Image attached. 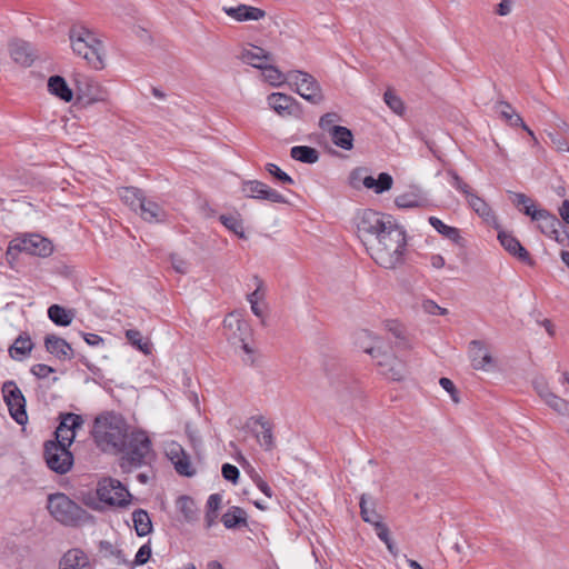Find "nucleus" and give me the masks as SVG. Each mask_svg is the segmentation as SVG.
<instances>
[{"label": "nucleus", "instance_id": "nucleus-41", "mask_svg": "<svg viewBox=\"0 0 569 569\" xmlns=\"http://www.w3.org/2000/svg\"><path fill=\"white\" fill-rule=\"evenodd\" d=\"M221 223L240 238H244V228L239 214L220 216Z\"/></svg>", "mask_w": 569, "mask_h": 569}, {"label": "nucleus", "instance_id": "nucleus-47", "mask_svg": "<svg viewBox=\"0 0 569 569\" xmlns=\"http://www.w3.org/2000/svg\"><path fill=\"white\" fill-rule=\"evenodd\" d=\"M339 120H340V117H339L338 113H336V112H328V113L323 114L319 119V127L323 131H327L328 133H330L332 128H338L339 127V126L335 124Z\"/></svg>", "mask_w": 569, "mask_h": 569}, {"label": "nucleus", "instance_id": "nucleus-45", "mask_svg": "<svg viewBox=\"0 0 569 569\" xmlns=\"http://www.w3.org/2000/svg\"><path fill=\"white\" fill-rule=\"evenodd\" d=\"M266 170L282 184H293V179L274 163H267Z\"/></svg>", "mask_w": 569, "mask_h": 569}, {"label": "nucleus", "instance_id": "nucleus-51", "mask_svg": "<svg viewBox=\"0 0 569 569\" xmlns=\"http://www.w3.org/2000/svg\"><path fill=\"white\" fill-rule=\"evenodd\" d=\"M448 174L451 177V184L462 192L466 197L471 192L470 187L461 180V178L453 171H448Z\"/></svg>", "mask_w": 569, "mask_h": 569}, {"label": "nucleus", "instance_id": "nucleus-37", "mask_svg": "<svg viewBox=\"0 0 569 569\" xmlns=\"http://www.w3.org/2000/svg\"><path fill=\"white\" fill-rule=\"evenodd\" d=\"M538 228L546 236H552L556 232L557 228H561V222L557 219L556 216L549 213L547 210L542 211V213H538Z\"/></svg>", "mask_w": 569, "mask_h": 569}, {"label": "nucleus", "instance_id": "nucleus-34", "mask_svg": "<svg viewBox=\"0 0 569 569\" xmlns=\"http://www.w3.org/2000/svg\"><path fill=\"white\" fill-rule=\"evenodd\" d=\"M290 156L292 159L303 162V163H316L319 160V152L308 146H296L290 150Z\"/></svg>", "mask_w": 569, "mask_h": 569}, {"label": "nucleus", "instance_id": "nucleus-59", "mask_svg": "<svg viewBox=\"0 0 569 569\" xmlns=\"http://www.w3.org/2000/svg\"><path fill=\"white\" fill-rule=\"evenodd\" d=\"M513 2L511 0H501L497 6L496 13L500 17L509 16L512 11Z\"/></svg>", "mask_w": 569, "mask_h": 569}, {"label": "nucleus", "instance_id": "nucleus-63", "mask_svg": "<svg viewBox=\"0 0 569 569\" xmlns=\"http://www.w3.org/2000/svg\"><path fill=\"white\" fill-rule=\"evenodd\" d=\"M254 482H256V486L268 497V498H271L272 497V490L270 488V486L264 481L262 480L260 477L256 478L254 479Z\"/></svg>", "mask_w": 569, "mask_h": 569}, {"label": "nucleus", "instance_id": "nucleus-19", "mask_svg": "<svg viewBox=\"0 0 569 569\" xmlns=\"http://www.w3.org/2000/svg\"><path fill=\"white\" fill-rule=\"evenodd\" d=\"M498 239L501 243V246L505 248L506 251H508L510 254L518 258L520 261L532 266L533 260L531 259L529 252L522 247V244L519 242V240L513 237L511 233L506 231H500L498 233Z\"/></svg>", "mask_w": 569, "mask_h": 569}, {"label": "nucleus", "instance_id": "nucleus-16", "mask_svg": "<svg viewBox=\"0 0 569 569\" xmlns=\"http://www.w3.org/2000/svg\"><path fill=\"white\" fill-rule=\"evenodd\" d=\"M164 452L168 459L174 466L179 475L190 477L193 475V469L189 456L182 446L176 441H169L164 446Z\"/></svg>", "mask_w": 569, "mask_h": 569}, {"label": "nucleus", "instance_id": "nucleus-20", "mask_svg": "<svg viewBox=\"0 0 569 569\" xmlns=\"http://www.w3.org/2000/svg\"><path fill=\"white\" fill-rule=\"evenodd\" d=\"M240 59L242 62L262 70L270 61H272V56L260 47L249 46L241 51Z\"/></svg>", "mask_w": 569, "mask_h": 569}, {"label": "nucleus", "instance_id": "nucleus-39", "mask_svg": "<svg viewBox=\"0 0 569 569\" xmlns=\"http://www.w3.org/2000/svg\"><path fill=\"white\" fill-rule=\"evenodd\" d=\"M429 223L443 237L451 240L455 243H459L461 240L460 231L455 228L447 226L437 217H430Z\"/></svg>", "mask_w": 569, "mask_h": 569}, {"label": "nucleus", "instance_id": "nucleus-24", "mask_svg": "<svg viewBox=\"0 0 569 569\" xmlns=\"http://www.w3.org/2000/svg\"><path fill=\"white\" fill-rule=\"evenodd\" d=\"M44 346L48 352L59 359H71L73 356L71 346L60 337L53 335L47 336L44 339Z\"/></svg>", "mask_w": 569, "mask_h": 569}, {"label": "nucleus", "instance_id": "nucleus-2", "mask_svg": "<svg viewBox=\"0 0 569 569\" xmlns=\"http://www.w3.org/2000/svg\"><path fill=\"white\" fill-rule=\"evenodd\" d=\"M93 438L104 452L122 453V467L138 468L151 455V441L143 431L129 432V426L120 416L112 412L100 415L94 420Z\"/></svg>", "mask_w": 569, "mask_h": 569}, {"label": "nucleus", "instance_id": "nucleus-42", "mask_svg": "<svg viewBox=\"0 0 569 569\" xmlns=\"http://www.w3.org/2000/svg\"><path fill=\"white\" fill-rule=\"evenodd\" d=\"M385 103L398 116H402L406 111L402 99L396 94L392 89H388L383 94Z\"/></svg>", "mask_w": 569, "mask_h": 569}, {"label": "nucleus", "instance_id": "nucleus-56", "mask_svg": "<svg viewBox=\"0 0 569 569\" xmlns=\"http://www.w3.org/2000/svg\"><path fill=\"white\" fill-rule=\"evenodd\" d=\"M440 386L450 395L452 401L456 403L459 402V398L457 395V389L453 385V382L449 378H441L439 380Z\"/></svg>", "mask_w": 569, "mask_h": 569}, {"label": "nucleus", "instance_id": "nucleus-33", "mask_svg": "<svg viewBox=\"0 0 569 569\" xmlns=\"http://www.w3.org/2000/svg\"><path fill=\"white\" fill-rule=\"evenodd\" d=\"M221 521L227 529H233L238 526L247 525V513L239 507H232L223 513Z\"/></svg>", "mask_w": 569, "mask_h": 569}, {"label": "nucleus", "instance_id": "nucleus-12", "mask_svg": "<svg viewBox=\"0 0 569 569\" xmlns=\"http://www.w3.org/2000/svg\"><path fill=\"white\" fill-rule=\"evenodd\" d=\"M269 107L282 118H301L302 107L292 96L273 92L267 98Z\"/></svg>", "mask_w": 569, "mask_h": 569}, {"label": "nucleus", "instance_id": "nucleus-49", "mask_svg": "<svg viewBox=\"0 0 569 569\" xmlns=\"http://www.w3.org/2000/svg\"><path fill=\"white\" fill-rule=\"evenodd\" d=\"M74 438H76L74 430L57 429L56 430V440H53V441L59 442V445H63L64 447H69L73 442Z\"/></svg>", "mask_w": 569, "mask_h": 569}, {"label": "nucleus", "instance_id": "nucleus-31", "mask_svg": "<svg viewBox=\"0 0 569 569\" xmlns=\"http://www.w3.org/2000/svg\"><path fill=\"white\" fill-rule=\"evenodd\" d=\"M132 522L139 537H144L152 531V522L150 516L143 509H137L132 512Z\"/></svg>", "mask_w": 569, "mask_h": 569}, {"label": "nucleus", "instance_id": "nucleus-4", "mask_svg": "<svg viewBox=\"0 0 569 569\" xmlns=\"http://www.w3.org/2000/svg\"><path fill=\"white\" fill-rule=\"evenodd\" d=\"M47 508L50 515L64 526L77 527L91 518L83 508L62 492L49 495Z\"/></svg>", "mask_w": 569, "mask_h": 569}, {"label": "nucleus", "instance_id": "nucleus-64", "mask_svg": "<svg viewBox=\"0 0 569 569\" xmlns=\"http://www.w3.org/2000/svg\"><path fill=\"white\" fill-rule=\"evenodd\" d=\"M559 214L566 223H569V200H565L559 208Z\"/></svg>", "mask_w": 569, "mask_h": 569}, {"label": "nucleus", "instance_id": "nucleus-14", "mask_svg": "<svg viewBox=\"0 0 569 569\" xmlns=\"http://www.w3.org/2000/svg\"><path fill=\"white\" fill-rule=\"evenodd\" d=\"M224 327L232 331L228 336V340L247 355H252L253 351L247 342V337L249 336L248 323L233 315H229L224 319Z\"/></svg>", "mask_w": 569, "mask_h": 569}, {"label": "nucleus", "instance_id": "nucleus-36", "mask_svg": "<svg viewBox=\"0 0 569 569\" xmlns=\"http://www.w3.org/2000/svg\"><path fill=\"white\" fill-rule=\"evenodd\" d=\"M48 317L53 323L67 327L71 323L73 313L59 305H52L48 309Z\"/></svg>", "mask_w": 569, "mask_h": 569}, {"label": "nucleus", "instance_id": "nucleus-38", "mask_svg": "<svg viewBox=\"0 0 569 569\" xmlns=\"http://www.w3.org/2000/svg\"><path fill=\"white\" fill-rule=\"evenodd\" d=\"M119 196L123 203L129 206L136 212H138V209L144 199L142 192L134 187L122 188L119 191Z\"/></svg>", "mask_w": 569, "mask_h": 569}, {"label": "nucleus", "instance_id": "nucleus-6", "mask_svg": "<svg viewBox=\"0 0 569 569\" xmlns=\"http://www.w3.org/2000/svg\"><path fill=\"white\" fill-rule=\"evenodd\" d=\"M288 83L295 87V91L312 104L323 101V94L319 82L306 71L292 70L288 72Z\"/></svg>", "mask_w": 569, "mask_h": 569}, {"label": "nucleus", "instance_id": "nucleus-35", "mask_svg": "<svg viewBox=\"0 0 569 569\" xmlns=\"http://www.w3.org/2000/svg\"><path fill=\"white\" fill-rule=\"evenodd\" d=\"M177 508L183 516L184 521L194 522L198 519V508L194 501L188 496H181L177 500Z\"/></svg>", "mask_w": 569, "mask_h": 569}, {"label": "nucleus", "instance_id": "nucleus-58", "mask_svg": "<svg viewBox=\"0 0 569 569\" xmlns=\"http://www.w3.org/2000/svg\"><path fill=\"white\" fill-rule=\"evenodd\" d=\"M549 238L555 239L558 243L562 246H566L569 242V233L563 229L562 226L561 228H557L556 232L552 233V236H549Z\"/></svg>", "mask_w": 569, "mask_h": 569}, {"label": "nucleus", "instance_id": "nucleus-17", "mask_svg": "<svg viewBox=\"0 0 569 569\" xmlns=\"http://www.w3.org/2000/svg\"><path fill=\"white\" fill-rule=\"evenodd\" d=\"M469 357L476 370L489 371L495 366V360L482 341L472 340L469 343Z\"/></svg>", "mask_w": 569, "mask_h": 569}, {"label": "nucleus", "instance_id": "nucleus-30", "mask_svg": "<svg viewBox=\"0 0 569 569\" xmlns=\"http://www.w3.org/2000/svg\"><path fill=\"white\" fill-rule=\"evenodd\" d=\"M471 209L483 220L490 221L495 219L493 212L489 204L472 191L466 197Z\"/></svg>", "mask_w": 569, "mask_h": 569}, {"label": "nucleus", "instance_id": "nucleus-48", "mask_svg": "<svg viewBox=\"0 0 569 569\" xmlns=\"http://www.w3.org/2000/svg\"><path fill=\"white\" fill-rule=\"evenodd\" d=\"M532 386L542 400H545L552 392L549 389L547 380L542 376L536 377L532 381Z\"/></svg>", "mask_w": 569, "mask_h": 569}, {"label": "nucleus", "instance_id": "nucleus-50", "mask_svg": "<svg viewBox=\"0 0 569 569\" xmlns=\"http://www.w3.org/2000/svg\"><path fill=\"white\" fill-rule=\"evenodd\" d=\"M342 405V410L346 412H350L353 408V401L358 399V396L350 390H346L342 395L339 396Z\"/></svg>", "mask_w": 569, "mask_h": 569}, {"label": "nucleus", "instance_id": "nucleus-18", "mask_svg": "<svg viewBox=\"0 0 569 569\" xmlns=\"http://www.w3.org/2000/svg\"><path fill=\"white\" fill-rule=\"evenodd\" d=\"M222 11L228 17L239 22L258 21L263 19L267 14L264 10L248 4H239L237 7H223Z\"/></svg>", "mask_w": 569, "mask_h": 569}, {"label": "nucleus", "instance_id": "nucleus-11", "mask_svg": "<svg viewBox=\"0 0 569 569\" xmlns=\"http://www.w3.org/2000/svg\"><path fill=\"white\" fill-rule=\"evenodd\" d=\"M22 249L23 252L32 256L48 257L52 253L53 247L49 239L37 234H23L11 240V249Z\"/></svg>", "mask_w": 569, "mask_h": 569}, {"label": "nucleus", "instance_id": "nucleus-43", "mask_svg": "<svg viewBox=\"0 0 569 569\" xmlns=\"http://www.w3.org/2000/svg\"><path fill=\"white\" fill-rule=\"evenodd\" d=\"M543 401L558 413L566 415L569 411V402L553 392H551Z\"/></svg>", "mask_w": 569, "mask_h": 569}, {"label": "nucleus", "instance_id": "nucleus-61", "mask_svg": "<svg viewBox=\"0 0 569 569\" xmlns=\"http://www.w3.org/2000/svg\"><path fill=\"white\" fill-rule=\"evenodd\" d=\"M546 211L545 209L537 208V206L531 201L523 208V213L529 216L533 221L538 219V213H542Z\"/></svg>", "mask_w": 569, "mask_h": 569}, {"label": "nucleus", "instance_id": "nucleus-28", "mask_svg": "<svg viewBox=\"0 0 569 569\" xmlns=\"http://www.w3.org/2000/svg\"><path fill=\"white\" fill-rule=\"evenodd\" d=\"M329 136L337 147L343 150H351L353 148V134L347 127L332 128Z\"/></svg>", "mask_w": 569, "mask_h": 569}, {"label": "nucleus", "instance_id": "nucleus-25", "mask_svg": "<svg viewBox=\"0 0 569 569\" xmlns=\"http://www.w3.org/2000/svg\"><path fill=\"white\" fill-rule=\"evenodd\" d=\"M138 211L140 212L141 218L150 223L163 222L167 217L166 211L160 204L146 198L142 200Z\"/></svg>", "mask_w": 569, "mask_h": 569}, {"label": "nucleus", "instance_id": "nucleus-23", "mask_svg": "<svg viewBox=\"0 0 569 569\" xmlns=\"http://www.w3.org/2000/svg\"><path fill=\"white\" fill-rule=\"evenodd\" d=\"M496 113L512 127H522L530 136H533L532 131L526 126L520 114L505 101H499L495 106Z\"/></svg>", "mask_w": 569, "mask_h": 569}, {"label": "nucleus", "instance_id": "nucleus-29", "mask_svg": "<svg viewBox=\"0 0 569 569\" xmlns=\"http://www.w3.org/2000/svg\"><path fill=\"white\" fill-rule=\"evenodd\" d=\"M49 91L60 98L61 100L69 102L72 100V91L68 87L66 80L60 76H53L48 81Z\"/></svg>", "mask_w": 569, "mask_h": 569}, {"label": "nucleus", "instance_id": "nucleus-57", "mask_svg": "<svg viewBox=\"0 0 569 569\" xmlns=\"http://www.w3.org/2000/svg\"><path fill=\"white\" fill-rule=\"evenodd\" d=\"M222 497L219 493L209 496L207 501V511L218 512L221 507Z\"/></svg>", "mask_w": 569, "mask_h": 569}, {"label": "nucleus", "instance_id": "nucleus-1", "mask_svg": "<svg viewBox=\"0 0 569 569\" xmlns=\"http://www.w3.org/2000/svg\"><path fill=\"white\" fill-rule=\"evenodd\" d=\"M358 236L371 259L385 269H395L405 262L407 234L389 214L363 210L357 222Z\"/></svg>", "mask_w": 569, "mask_h": 569}, {"label": "nucleus", "instance_id": "nucleus-26", "mask_svg": "<svg viewBox=\"0 0 569 569\" xmlns=\"http://www.w3.org/2000/svg\"><path fill=\"white\" fill-rule=\"evenodd\" d=\"M254 425L258 427L254 429L256 438L261 447L266 450H271L273 447V435L271 425L259 417L254 420Z\"/></svg>", "mask_w": 569, "mask_h": 569}, {"label": "nucleus", "instance_id": "nucleus-21", "mask_svg": "<svg viewBox=\"0 0 569 569\" xmlns=\"http://www.w3.org/2000/svg\"><path fill=\"white\" fill-rule=\"evenodd\" d=\"M10 56L16 63L30 67L36 59V51L29 42L19 40L10 43Z\"/></svg>", "mask_w": 569, "mask_h": 569}, {"label": "nucleus", "instance_id": "nucleus-22", "mask_svg": "<svg viewBox=\"0 0 569 569\" xmlns=\"http://www.w3.org/2000/svg\"><path fill=\"white\" fill-rule=\"evenodd\" d=\"M59 569H91L89 557L80 549H71L61 558Z\"/></svg>", "mask_w": 569, "mask_h": 569}, {"label": "nucleus", "instance_id": "nucleus-55", "mask_svg": "<svg viewBox=\"0 0 569 569\" xmlns=\"http://www.w3.org/2000/svg\"><path fill=\"white\" fill-rule=\"evenodd\" d=\"M54 369L48 365L37 363L32 366L31 373L34 375L39 379L47 378L50 373H52Z\"/></svg>", "mask_w": 569, "mask_h": 569}, {"label": "nucleus", "instance_id": "nucleus-53", "mask_svg": "<svg viewBox=\"0 0 569 569\" xmlns=\"http://www.w3.org/2000/svg\"><path fill=\"white\" fill-rule=\"evenodd\" d=\"M222 476L226 480H229L233 483L237 482L238 478H239V470L236 466L233 465H230V463H224L222 466Z\"/></svg>", "mask_w": 569, "mask_h": 569}, {"label": "nucleus", "instance_id": "nucleus-54", "mask_svg": "<svg viewBox=\"0 0 569 569\" xmlns=\"http://www.w3.org/2000/svg\"><path fill=\"white\" fill-rule=\"evenodd\" d=\"M150 556H151L150 546L149 545L141 546L140 549L138 550V552L136 553L134 565L136 566L144 565L149 560Z\"/></svg>", "mask_w": 569, "mask_h": 569}, {"label": "nucleus", "instance_id": "nucleus-8", "mask_svg": "<svg viewBox=\"0 0 569 569\" xmlns=\"http://www.w3.org/2000/svg\"><path fill=\"white\" fill-rule=\"evenodd\" d=\"M2 395L11 418L17 423L24 426L28 422V415L26 398L20 388L12 380L6 381L2 386Z\"/></svg>", "mask_w": 569, "mask_h": 569}, {"label": "nucleus", "instance_id": "nucleus-7", "mask_svg": "<svg viewBox=\"0 0 569 569\" xmlns=\"http://www.w3.org/2000/svg\"><path fill=\"white\" fill-rule=\"evenodd\" d=\"M97 496L101 502L116 507L128 506L132 497L129 490L113 478H104L98 482Z\"/></svg>", "mask_w": 569, "mask_h": 569}, {"label": "nucleus", "instance_id": "nucleus-62", "mask_svg": "<svg viewBox=\"0 0 569 569\" xmlns=\"http://www.w3.org/2000/svg\"><path fill=\"white\" fill-rule=\"evenodd\" d=\"M20 252H23L22 249H11V241L9 242V246L6 251V258L8 260V263L13 267L14 261L17 260V257Z\"/></svg>", "mask_w": 569, "mask_h": 569}, {"label": "nucleus", "instance_id": "nucleus-32", "mask_svg": "<svg viewBox=\"0 0 569 569\" xmlns=\"http://www.w3.org/2000/svg\"><path fill=\"white\" fill-rule=\"evenodd\" d=\"M32 348L33 343L28 336H19L10 347L9 352L12 359L20 361L31 352Z\"/></svg>", "mask_w": 569, "mask_h": 569}, {"label": "nucleus", "instance_id": "nucleus-40", "mask_svg": "<svg viewBox=\"0 0 569 569\" xmlns=\"http://www.w3.org/2000/svg\"><path fill=\"white\" fill-rule=\"evenodd\" d=\"M263 79L272 87H280L288 82V73H282L277 67L268 63L262 70Z\"/></svg>", "mask_w": 569, "mask_h": 569}, {"label": "nucleus", "instance_id": "nucleus-46", "mask_svg": "<svg viewBox=\"0 0 569 569\" xmlns=\"http://www.w3.org/2000/svg\"><path fill=\"white\" fill-rule=\"evenodd\" d=\"M126 337L128 340L136 347H138L139 350H141L143 353L150 352V345L148 342L142 341L141 333L137 330H127Z\"/></svg>", "mask_w": 569, "mask_h": 569}, {"label": "nucleus", "instance_id": "nucleus-15", "mask_svg": "<svg viewBox=\"0 0 569 569\" xmlns=\"http://www.w3.org/2000/svg\"><path fill=\"white\" fill-rule=\"evenodd\" d=\"M78 99L84 104H92L96 102H104L109 98V92L97 81L83 78L78 80Z\"/></svg>", "mask_w": 569, "mask_h": 569}, {"label": "nucleus", "instance_id": "nucleus-13", "mask_svg": "<svg viewBox=\"0 0 569 569\" xmlns=\"http://www.w3.org/2000/svg\"><path fill=\"white\" fill-rule=\"evenodd\" d=\"M241 191L247 198L267 200L273 203H288L283 194L258 180L244 181Z\"/></svg>", "mask_w": 569, "mask_h": 569}, {"label": "nucleus", "instance_id": "nucleus-44", "mask_svg": "<svg viewBox=\"0 0 569 569\" xmlns=\"http://www.w3.org/2000/svg\"><path fill=\"white\" fill-rule=\"evenodd\" d=\"M83 423V420L81 418V416L79 415H76V413H67L64 416H62V419L60 421V425L58 426L57 429H62V430H77L78 428H80Z\"/></svg>", "mask_w": 569, "mask_h": 569}, {"label": "nucleus", "instance_id": "nucleus-27", "mask_svg": "<svg viewBox=\"0 0 569 569\" xmlns=\"http://www.w3.org/2000/svg\"><path fill=\"white\" fill-rule=\"evenodd\" d=\"M362 183L367 189H372L376 193H382L391 189L393 179L389 173L382 172L377 179L372 176H366Z\"/></svg>", "mask_w": 569, "mask_h": 569}, {"label": "nucleus", "instance_id": "nucleus-10", "mask_svg": "<svg viewBox=\"0 0 569 569\" xmlns=\"http://www.w3.org/2000/svg\"><path fill=\"white\" fill-rule=\"evenodd\" d=\"M360 515L365 522L371 523L375 527L379 539L392 551L389 529L382 523V517L376 510V501L366 493L360 497Z\"/></svg>", "mask_w": 569, "mask_h": 569}, {"label": "nucleus", "instance_id": "nucleus-3", "mask_svg": "<svg viewBox=\"0 0 569 569\" xmlns=\"http://www.w3.org/2000/svg\"><path fill=\"white\" fill-rule=\"evenodd\" d=\"M69 39L72 51L84 59L91 68L100 70L104 67L102 42L91 30L74 26L70 29Z\"/></svg>", "mask_w": 569, "mask_h": 569}, {"label": "nucleus", "instance_id": "nucleus-60", "mask_svg": "<svg viewBox=\"0 0 569 569\" xmlns=\"http://www.w3.org/2000/svg\"><path fill=\"white\" fill-rule=\"evenodd\" d=\"M511 201L516 207L525 208L532 200L527 197L525 193L510 192Z\"/></svg>", "mask_w": 569, "mask_h": 569}, {"label": "nucleus", "instance_id": "nucleus-52", "mask_svg": "<svg viewBox=\"0 0 569 569\" xmlns=\"http://www.w3.org/2000/svg\"><path fill=\"white\" fill-rule=\"evenodd\" d=\"M171 266L178 273L181 274L187 273L189 270L188 261L177 254L171 256Z\"/></svg>", "mask_w": 569, "mask_h": 569}, {"label": "nucleus", "instance_id": "nucleus-5", "mask_svg": "<svg viewBox=\"0 0 569 569\" xmlns=\"http://www.w3.org/2000/svg\"><path fill=\"white\" fill-rule=\"evenodd\" d=\"M366 339H372L375 341L378 340L371 332L368 330H362L358 335V341L360 346L363 348V351L372 356L377 360V366L380 368V372L391 379L393 381L402 380L407 375V367L403 361L395 357L393 355H389L382 352L378 347H366L363 346V341Z\"/></svg>", "mask_w": 569, "mask_h": 569}, {"label": "nucleus", "instance_id": "nucleus-9", "mask_svg": "<svg viewBox=\"0 0 569 569\" xmlns=\"http://www.w3.org/2000/svg\"><path fill=\"white\" fill-rule=\"evenodd\" d=\"M43 455L47 466L57 473H67L73 465V456L68 450V447L59 445V442H54L53 440H49L44 443Z\"/></svg>", "mask_w": 569, "mask_h": 569}]
</instances>
